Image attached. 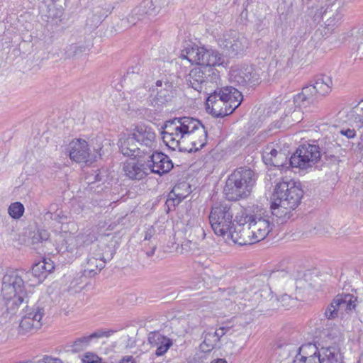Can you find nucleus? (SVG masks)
Returning <instances> with one entry per match:
<instances>
[{
  "label": "nucleus",
  "mask_w": 363,
  "mask_h": 363,
  "mask_svg": "<svg viewBox=\"0 0 363 363\" xmlns=\"http://www.w3.org/2000/svg\"><path fill=\"white\" fill-rule=\"evenodd\" d=\"M245 223L237 224L228 235L233 242L239 245H247L257 242L253 235V230L248 221L244 218Z\"/></svg>",
  "instance_id": "obj_16"
},
{
  "label": "nucleus",
  "mask_w": 363,
  "mask_h": 363,
  "mask_svg": "<svg viewBox=\"0 0 363 363\" xmlns=\"http://www.w3.org/2000/svg\"><path fill=\"white\" fill-rule=\"evenodd\" d=\"M218 72L215 68L211 67H196L193 68L186 77L189 86L201 92L203 86L208 83H213L218 79Z\"/></svg>",
  "instance_id": "obj_7"
},
{
  "label": "nucleus",
  "mask_w": 363,
  "mask_h": 363,
  "mask_svg": "<svg viewBox=\"0 0 363 363\" xmlns=\"http://www.w3.org/2000/svg\"><path fill=\"white\" fill-rule=\"evenodd\" d=\"M224 96L227 98L228 113L230 115L239 106L242 100V96L240 91L233 86L224 88Z\"/></svg>",
  "instance_id": "obj_30"
},
{
  "label": "nucleus",
  "mask_w": 363,
  "mask_h": 363,
  "mask_svg": "<svg viewBox=\"0 0 363 363\" xmlns=\"http://www.w3.org/2000/svg\"><path fill=\"white\" fill-rule=\"evenodd\" d=\"M43 360L45 363H62V362L60 359L52 358L48 356L45 357L43 358Z\"/></svg>",
  "instance_id": "obj_59"
},
{
  "label": "nucleus",
  "mask_w": 363,
  "mask_h": 363,
  "mask_svg": "<svg viewBox=\"0 0 363 363\" xmlns=\"http://www.w3.org/2000/svg\"><path fill=\"white\" fill-rule=\"evenodd\" d=\"M291 65V62L289 57H282L276 60L274 62V67L276 68L274 76L276 77H281L289 71Z\"/></svg>",
  "instance_id": "obj_38"
},
{
  "label": "nucleus",
  "mask_w": 363,
  "mask_h": 363,
  "mask_svg": "<svg viewBox=\"0 0 363 363\" xmlns=\"http://www.w3.org/2000/svg\"><path fill=\"white\" fill-rule=\"evenodd\" d=\"M31 273L38 279L39 282L45 279L48 275L46 272V259L35 264L32 268Z\"/></svg>",
  "instance_id": "obj_42"
},
{
  "label": "nucleus",
  "mask_w": 363,
  "mask_h": 363,
  "mask_svg": "<svg viewBox=\"0 0 363 363\" xmlns=\"http://www.w3.org/2000/svg\"><path fill=\"white\" fill-rule=\"evenodd\" d=\"M123 170L130 179L140 180L147 174L144 164L136 162L133 160L126 161L123 164Z\"/></svg>",
  "instance_id": "obj_26"
},
{
  "label": "nucleus",
  "mask_w": 363,
  "mask_h": 363,
  "mask_svg": "<svg viewBox=\"0 0 363 363\" xmlns=\"http://www.w3.org/2000/svg\"><path fill=\"white\" fill-rule=\"evenodd\" d=\"M147 332V330H145V328H140L139 330H135V329H132V335H134L135 333L136 334V335H138L140 333H145ZM128 338L129 340L132 339V338H136L135 337H134L133 335H128Z\"/></svg>",
  "instance_id": "obj_58"
},
{
  "label": "nucleus",
  "mask_w": 363,
  "mask_h": 363,
  "mask_svg": "<svg viewBox=\"0 0 363 363\" xmlns=\"http://www.w3.org/2000/svg\"><path fill=\"white\" fill-rule=\"evenodd\" d=\"M172 345V342H166L165 344L158 346L155 352L156 355L158 357L163 355L169 350Z\"/></svg>",
  "instance_id": "obj_53"
},
{
  "label": "nucleus",
  "mask_w": 363,
  "mask_h": 363,
  "mask_svg": "<svg viewBox=\"0 0 363 363\" xmlns=\"http://www.w3.org/2000/svg\"><path fill=\"white\" fill-rule=\"evenodd\" d=\"M303 361L305 363H321L319 354L316 356L312 357Z\"/></svg>",
  "instance_id": "obj_57"
},
{
  "label": "nucleus",
  "mask_w": 363,
  "mask_h": 363,
  "mask_svg": "<svg viewBox=\"0 0 363 363\" xmlns=\"http://www.w3.org/2000/svg\"><path fill=\"white\" fill-rule=\"evenodd\" d=\"M269 298H264L261 300L258 303L259 311L269 313L270 311H274L280 308L279 301L277 296L268 294Z\"/></svg>",
  "instance_id": "obj_34"
},
{
  "label": "nucleus",
  "mask_w": 363,
  "mask_h": 363,
  "mask_svg": "<svg viewBox=\"0 0 363 363\" xmlns=\"http://www.w3.org/2000/svg\"><path fill=\"white\" fill-rule=\"evenodd\" d=\"M134 94H135L136 97L142 98L143 96L145 95V90L143 88L140 87L135 90Z\"/></svg>",
  "instance_id": "obj_60"
},
{
  "label": "nucleus",
  "mask_w": 363,
  "mask_h": 363,
  "mask_svg": "<svg viewBox=\"0 0 363 363\" xmlns=\"http://www.w3.org/2000/svg\"><path fill=\"white\" fill-rule=\"evenodd\" d=\"M230 80L240 86L254 87L260 83V75L252 66H245L232 69Z\"/></svg>",
  "instance_id": "obj_10"
},
{
  "label": "nucleus",
  "mask_w": 363,
  "mask_h": 363,
  "mask_svg": "<svg viewBox=\"0 0 363 363\" xmlns=\"http://www.w3.org/2000/svg\"><path fill=\"white\" fill-rule=\"evenodd\" d=\"M211 363H227V361L224 359H217L212 361Z\"/></svg>",
  "instance_id": "obj_64"
},
{
  "label": "nucleus",
  "mask_w": 363,
  "mask_h": 363,
  "mask_svg": "<svg viewBox=\"0 0 363 363\" xmlns=\"http://www.w3.org/2000/svg\"><path fill=\"white\" fill-rule=\"evenodd\" d=\"M255 182V174L250 169L238 168L228 176L223 193L229 201L246 198L250 195Z\"/></svg>",
  "instance_id": "obj_3"
},
{
  "label": "nucleus",
  "mask_w": 363,
  "mask_h": 363,
  "mask_svg": "<svg viewBox=\"0 0 363 363\" xmlns=\"http://www.w3.org/2000/svg\"><path fill=\"white\" fill-rule=\"evenodd\" d=\"M155 249H156V245H153L152 247H151V249L150 250H147L146 252V255L147 257H151L154 255L155 253Z\"/></svg>",
  "instance_id": "obj_63"
},
{
  "label": "nucleus",
  "mask_w": 363,
  "mask_h": 363,
  "mask_svg": "<svg viewBox=\"0 0 363 363\" xmlns=\"http://www.w3.org/2000/svg\"><path fill=\"white\" fill-rule=\"evenodd\" d=\"M274 144H269L265 147L262 152V159L265 164L272 162V159L275 157L279 150H277Z\"/></svg>",
  "instance_id": "obj_44"
},
{
  "label": "nucleus",
  "mask_w": 363,
  "mask_h": 363,
  "mask_svg": "<svg viewBox=\"0 0 363 363\" xmlns=\"http://www.w3.org/2000/svg\"><path fill=\"white\" fill-rule=\"evenodd\" d=\"M278 300L279 301L280 308H289L293 301L291 296L287 294L281 296L278 298Z\"/></svg>",
  "instance_id": "obj_52"
},
{
  "label": "nucleus",
  "mask_w": 363,
  "mask_h": 363,
  "mask_svg": "<svg viewBox=\"0 0 363 363\" xmlns=\"http://www.w3.org/2000/svg\"><path fill=\"white\" fill-rule=\"evenodd\" d=\"M110 13V6L102 4L94 6L86 19V25L91 28L97 27Z\"/></svg>",
  "instance_id": "obj_27"
},
{
  "label": "nucleus",
  "mask_w": 363,
  "mask_h": 363,
  "mask_svg": "<svg viewBox=\"0 0 363 363\" xmlns=\"http://www.w3.org/2000/svg\"><path fill=\"white\" fill-rule=\"evenodd\" d=\"M315 94H313V88L311 86H304L301 93L294 96V99L291 101L294 106L301 109L313 104L315 101Z\"/></svg>",
  "instance_id": "obj_28"
},
{
  "label": "nucleus",
  "mask_w": 363,
  "mask_h": 363,
  "mask_svg": "<svg viewBox=\"0 0 363 363\" xmlns=\"http://www.w3.org/2000/svg\"><path fill=\"white\" fill-rule=\"evenodd\" d=\"M224 88L215 91L206 99V109L216 118L228 116L227 98L224 97Z\"/></svg>",
  "instance_id": "obj_15"
},
{
  "label": "nucleus",
  "mask_w": 363,
  "mask_h": 363,
  "mask_svg": "<svg viewBox=\"0 0 363 363\" xmlns=\"http://www.w3.org/2000/svg\"><path fill=\"white\" fill-rule=\"evenodd\" d=\"M303 193L300 183L294 180L286 179L277 184L271 204L272 214L281 223L286 221L300 204Z\"/></svg>",
  "instance_id": "obj_2"
},
{
  "label": "nucleus",
  "mask_w": 363,
  "mask_h": 363,
  "mask_svg": "<svg viewBox=\"0 0 363 363\" xmlns=\"http://www.w3.org/2000/svg\"><path fill=\"white\" fill-rule=\"evenodd\" d=\"M24 212V206L20 202H15L11 203L8 209V213L13 218H20Z\"/></svg>",
  "instance_id": "obj_43"
},
{
  "label": "nucleus",
  "mask_w": 363,
  "mask_h": 363,
  "mask_svg": "<svg viewBox=\"0 0 363 363\" xmlns=\"http://www.w3.org/2000/svg\"><path fill=\"white\" fill-rule=\"evenodd\" d=\"M25 313L19 325L21 331L30 333L41 328V320L45 314L44 308L39 306L33 308L27 307Z\"/></svg>",
  "instance_id": "obj_14"
},
{
  "label": "nucleus",
  "mask_w": 363,
  "mask_h": 363,
  "mask_svg": "<svg viewBox=\"0 0 363 363\" xmlns=\"http://www.w3.org/2000/svg\"><path fill=\"white\" fill-rule=\"evenodd\" d=\"M147 162V166L151 172L162 175L169 172L173 168L170 158L162 152L154 150Z\"/></svg>",
  "instance_id": "obj_20"
},
{
  "label": "nucleus",
  "mask_w": 363,
  "mask_h": 363,
  "mask_svg": "<svg viewBox=\"0 0 363 363\" xmlns=\"http://www.w3.org/2000/svg\"><path fill=\"white\" fill-rule=\"evenodd\" d=\"M54 269V266H53V264L52 262H51L50 259H49L48 261L46 260V272L47 273H50L52 271V269Z\"/></svg>",
  "instance_id": "obj_62"
},
{
  "label": "nucleus",
  "mask_w": 363,
  "mask_h": 363,
  "mask_svg": "<svg viewBox=\"0 0 363 363\" xmlns=\"http://www.w3.org/2000/svg\"><path fill=\"white\" fill-rule=\"evenodd\" d=\"M277 155L272 159V162H269L267 164L273 165L274 167H284L287 162V157L285 153L279 150Z\"/></svg>",
  "instance_id": "obj_46"
},
{
  "label": "nucleus",
  "mask_w": 363,
  "mask_h": 363,
  "mask_svg": "<svg viewBox=\"0 0 363 363\" xmlns=\"http://www.w3.org/2000/svg\"><path fill=\"white\" fill-rule=\"evenodd\" d=\"M162 128V140L173 150L196 152L203 148L207 143L206 127L194 118H174L166 121Z\"/></svg>",
  "instance_id": "obj_1"
},
{
  "label": "nucleus",
  "mask_w": 363,
  "mask_h": 363,
  "mask_svg": "<svg viewBox=\"0 0 363 363\" xmlns=\"http://www.w3.org/2000/svg\"><path fill=\"white\" fill-rule=\"evenodd\" d=\"M219 45L225 49L230 55L242 54L249 46V40L235 30L225 33L218 40Z\"/></svg>",
  "instance_id": "obj_9"
},
{
  "label": "nucleus",
  "mask_w": 363,
  "mask_h": 363,
  "mask_svg": "<svg viewBox=\"0 0 363 363\" xmlns=\"http://www.w3.org/2000/svg\"><path fill=\"white\" fill-rule=\"evenodd\" d=\"M161 331V329L150 331L148 333L147 340H172V339L166 337L164 330H162V333Z\"/></svg>",
  "instance_id": "obj_48"
},
{
  "label": "nucleus",
  "mask_w": 363,
  "mask_h": 363,
  "mask_svg": "<svg viewBox=\"0 0 363 363\" xmlns=\"http://www.w3.org/2000/svg\"><path fill=\"white\" fill-rule=\"evenodd\" d=\"M317 145L321 151V156H324L326 160H330L333 163L339 162L342 149L333 137H325Z\"/></svg>",
  "instance_id": "obj_22"
},
{
  "label": "nucleus",
  "mask_w": 363,
  "mask_h": 363,
  "mask_svg": "<svg viewBox=\"0 0 363 363\" xmlns=\"http://www.w3.org/2000/svg\"><path fill=\"white\" fill-rule=\"evenodd\" d=\"M214 348L212 342H202L199 345V350L203 353H208Z\"/></svg>",
  "instance_id": "obj_54"
},
{
  "label": "nucleus",
  "mask_w": 363,
  "mask_h": 363,
  "mask_svg": "<svg viewBox=\"0 0 363 363\" xmlns=\"http://www.w3.org/2000/svg\"><path fill=\"white\" fill-rule=\"evenodd\" d=\"M133 133H123L120 135L118 147L123 155L131 157H141L143 154L140 151Z\"/></svg>",
  "instance_id": "obj_23"
},
{
  "label": "nucleus",
  "mask_w": 363,
  "mask_h": 363,
  "mask_svg": "<svg viewBox=\"0 0 363 363\" xmlns=\"http://www.w3.org/2000/svg\"><path fill=\"white\" fill-rule=\"evenodd\" d=\"M119 363H135L132 356H126L123 357Z\"/></svg>",
  "instance_id": "obj_61"
},
{
  "label": "nucleus",
  "mask_w": 363,
  "mask_h": 363,
  "mask_svg": "<svg viewBox=\"0 0 363 363\" xmlns=\"http://www.w3.org/2000/svg\"><path fill=\"white\" fill-rule=\"evenodd\" d=\"M343 9L340 6V2H334L329 6L328 17L325 22V27L323 29H318L315 34L322 37L328 36L337 26L342 19Z\"/></svg>",
  "instance_id": "obj_18"
},
{
  "label": "nucleus",
  "mask_w": 363,
  "mask_h": 363,
  "mask_svg": "<svg viewBox=\"0 0 363 363\" xmlns=\"http://www.w3.org/2000/svg\"><path fill=\"white\" fill-rule=\"evenodd\" d=\"M245 219L250 223L257 242L264 240L272 229L269 217L262 210L246 214Z\"/></svg>",
  "instance_id": "obj_11"
},
{
  "label": "nucleus",
  "mask_w": 363,
  "mask_h": 363,
  "mask_svg": "<svg viewBox=\"0 0 363 363\" xmlns=\"http://www.w3.org/2000/svg\"><path fill=\"white\" fill-rule=\"evenodd\" d=\"M191 192V186L186 182L176 184L168 195L166 204L169 208L179 205Z\"/></svg>",
  "instance_id": "obj_25"
},
{
  "label": "nucleus",
  "mask_w": 363,
  "mask_h": 363,
  "mask_svg": "<svg viewBox=\"0 0 363 363\" xmlns=\"http://www.w3.org/2000/svg\"><path fill=\"white\" fill-rule=\"evenodd\" d=\"M328 9L329 6L324 9L323 4L318 2L311 5L308 9V15L311 17L315 22H318L323 16L328 14Z\"/></svg>",
  "instance_id": "obj_36"
},
{
  "label": "nucleus",
  "mask_w": 363,
  "mask_h": 363,
  "mask_svg": "<svg viewBox=\"0 0 363 363\" xmlns=\"http://www.w3.org/2000/svg\"><path fill=\"white\" fill-rule=\"evenodd\" d=\"M87 50L88 48L84 45L71 44L66 48L65 55L67 57L72 58L79 57Z\"/></svg>",
  "instance_id": "obj_40"
},
{
  "label": "nucleus",
  "mask_w": 363,
  "mask_h": 363,
  "mask_svg": "<svg viewBox=\"0 0 363 363\" xmlns=\"http://www.w3.org/2000/svg\"><path fill=\"white\" fill-rule=\"evenodd\" d=\"M132 133L143 154H150L156 149V135L152 128L144 124L138 125L133 129Z\"/></svg>",
  "instance_id": "obj_12"
},
{
  "label": "nucleus",
  "mask_w": 363,
  "mask_h": 363,
  "mask_svg": "<svg viewBox=\"0 0 363 363\" xmlns=\"http://www.w3.org/2000/svg\"><path fill=\"white\" fill-rule=\"evenodd\" d=\"M49 237L50 235L48 230H39L31 237L30 245H32L33 248L37 249L38 248L39 244H42L43 242L48 241Z\"/></svg>",
  "instance_id": "obj_41"
},
{
  "label": "nucleus",
  "mask_w": 363,
  "mask_h": 363,
  "mask_svg": "<svg viewBox=\"0 0 363 363\" xmlns=\"http://www.w3.org/2000/svg\"><path fill=\"white\" fill-rule=\"evenodd\" d=\"M318 346L312 342H307L303 344L299 348V354L301 359L305 360L318 354Z\"/></svg>",
  "instance_id": "obj_37"
},
{
  "label": "nucleus",
  "mask_w": 363,
  "mask_h": 363,
  "mask_svg": "<svg viewBox=\"0 0 363 363\" xmlns=\"http://www.w3.org/2000/svg\"><path fill=\"white\" fill-rule=\"evenodd\" d=\"M284 106V116L274 124V126L278 129L287 128L301 122L303 118V113L301 109L294 106L291 101H286Z\"/></svg>",
  "instance_id": "obj_19"
},
{
  "label": "nucleus",
  "mask_w": 363,
  "mask_h": 363,
  "mask_svg": "<svg viewBox=\"0 0 363 363\" xmlns=\"http://www.w3.org/2000/svg\"><path fill=\"white\" fill-rule=\"evenodd\" d=\"M335 305V303H333V300L330 304L325 309V316L328 319H334L338 316V312L340 310Z\"/></svg>",
  "instance_id": "obj_49"
},
{
  "label": "nucleus",
  "mask_w": 363,
  "mask_h": 363,
  "mask_svg": "<svg viewBox=\"0 0 363 363\" xmlns=\"http://www.w3.org/2000/svg\"><path fill=\"white\" fill-rule=\"evenodd\" d=\"M333 86V79L330 76L322 74L318 76L313 85H308L313 88V94L315 92L322 96H325L330 93Z\"/></svg>",
  "instance_id": "obj_32"
},
{
  "label": "nucleus",
  "mask_w": 363,
  "mask_h": 363,
  "mask_svg": "<svg viewBox=\"0 0 363 363\" xmlns=\"http://www.w3.org/2000/svg\"><path fill=\"white\" fill-rule=\"evenodd\" d=\"M233 213L230 206L224 203H216L209 214V222L217 235L227 236L234 228Z\"/></svg>",
  "instance_id": "obj_5"
},
{
  "label": "nucleus",
  "mask_w": 363,
  "mask_h": 363,
  "mask_svg": "<svg viewBox=\"0 0 363 363\" xmlns=\"http://www.w3.org/2000/svg\"><path fill=\"white\" fill-rule=\"evenodd\" d=\"M325 337L329 340L340 339L342 337L341 328L337 325H334L326 329L324 332Z\"/></svg>",
  "instance_id": "obj_45"
},
{
  "label": "nucleus",
  "mask_w": 363,
  "mask_h": 363,
  "mask_svg": "<svg viewBox=\"0 0 363 363\" xmlns=\"http://www.w3.org/2000/svg\"><path fill=\"white\" fill-rule=\"evenodd\" d=\"M154 11L149 1H143L135 7L126 18V21L131 26L136 25L138 21H143L154 17Z\"/></svg>",
  "instance_id": "obj_24"
},
{
  "label": "nucleus",
  "mask_w": 363,
  "mask_h": 363,
  "mask_svg": "<svg viewBox=\"0 0 363 363\" xmlns=\"http://www.w3.org/2000/svg\"><path fill=\"white\" fill-rule=\"evenodd\" d=\"M199 323V318L194 314H188L174 318L170 322V327L179 337H184L186 333Z\"/></svg>",
  "instance_id": "obj_21"
},
{
  "label": "nucleus",
  "mask_w": 363,
  "mask_h": 363,
  "mask_svg": "<svg viewBox=\"0 0 363 363\" xmlns=\"http://www.w3.org/2000/svg\"><path fill=\"white\" fill-rule=\"evenodd\" d=\"M155 91L156 94L150 100V105L160 108L172 100L174 96V89L172 82L167 79H160L155 82V86L152 89V92Z\"/></svg>",
  "instance_id": "obj_13"
},
{
  "label": "nucleus",
  "mask_w": 363,
  "mask_h": 363,
  "mask_svg": "<svg viewBox=\"0 0 363 363\" xmlns=\"http://www.w3.org/2000/svg\"><path fill=\"white\" fill-rule=\"evenodd\" d=\"M201 62L199 67H211L222 65L224 63V57L216 50H206L203 48L202 51Z\"/></svg>",
  "instance_id": "obj_31"
},
{
  "label": "nucleus",
  "mask_w": 363,
  "mask_h": 363,
  "mask_svg": "<svg viewBox=\"0 0 363 363\" xmlns=\"http://www.w3.org/2000/svg\"><path fill=\"white\" fill-rule=\"evenodd\" d=\"M340 133L341 135L346 136L347 138H353L356 135V132L354 129H342Z\"/></svg>",
  "instance_id": "obj_55"
},
{
  "label": "nucleus",
  "mask_w": 363,
  "mask_h": 363,
  "mask_svg": "<svg viewBox=\"0 0 363 363\" xmlns=\"http://www.w3.org/2000/svg\"><path fill=\"white\" fill-rule=\"evenodd\" d=\"M230 330V326L225 325L220 327V328L217 329L213 334L208 333L209 337H211L213 335V337L216 336L218 338V340H220V337H222L225 333L229 332Z\"/></svg>",
  "instance_id": "obj_51"
},
{
  "label": "nucleus",
  "mask_w": 363,
  "mask_h": 363,
  "mask_svg": "<svg viewBox=\"0 0 363 363\" xmlns=\"http://www.w3.org/2000/svg\"><path fill=\"white\" fill-rule=\"evenodd\" d=\"M116 332V330H112V329H108V330L99 329L88 335H84L80 338H78L77 340H91L92 339H98V338H109Z\"/></svg>",
  "instance_id": "obj_39"
},
{
  "label": "nucleus",
  "mask_w": 363,
  "mask_h": 363,
  "mask_svg": "<svg viewBox=\"0 0 363 363\" xmlns=\"http://www.w3.org/2000/svg\"><path fill=\"white\" fill-rule=\"evenodd\" d=\"M82 360L83 363H102L99 357L91 352L86 353Z\"/></svg>",
  "instance_id": "obj_50"
},
{
  "label": "nucleus",
  "mask_w": 363,
  "mask_h": 363,
  "mask_svg": "<svg viewBox=\"0 0 363 363\" xmlns=\"http://www.w3.org/2000/svg\"><path fill=\"white\" fill-rule=\"evenodd\" d=\"M149 2L151 3V8L154 11L155 16L162 9L166 8L169 3V0H151Z\"/></svg>",
  "instance_id": "obj_47"
},
{
  "label": "nucleus",
  "mask_w": 363,
  "mask_h": 363,
  "mask_svg": "<svg viewBox=\"0 0 363 363\" xmlns=\"http://www.w3.org/2000/svg\"><path fill=\"white\" fill-rule=\"evenodd\" d=\"M319 352L321 363H342L339 350L333 346H323Z\"/></svg>",
  "instance_id": "obj_33"
},
{
  "label": "nucleus",
  "mask_w": 363,
  "mask_h": 363,
  "mask_svg": "<svg viewBox=\"0 0 363 363\" xmlns=\"http://www.w3.org/2000/svg\"><path fill=\"white\" fill-rule=\"evenodd\" d=\"M69 155L72 160L77 163H92L96 156L91 155L89 152V145L84 140H77L69 143Z\"/></svg>",
  "instance_id": "obj_17"
},
{
  "label": "nucleus",
  "mask_w": 363,
  "mask_h": 363,
  "mask_svg": "<svg viewBox=\"0 0 363 363\" xmlns=\"http://www.w3.org/2000/svg\"><path fill=\"white\" fill-rule=\"evenodd\" d=\"M23 272L9 270L2 278L1 294L8 308L16 307L22 303L27 298L24 291Z\"/></svg>",
  "instance_id": "obj_4"
},
{
  "label": "nucleus",
  "mask_w": 363,
  "mask_h": 363,
  "mask_svg": "<svg viewBox=\"0 0 363 363\" xmlns=\"http://www.w3.org/2000/svg\"><path fill=\"white\" fill-rule=\"evenodd\" d=\"M106 246L93 245L91 247L86 262L83 264V275L92 277L105 267L106 259L104 254Z\"/></svg>",
  "instance_id": "obj_8"
},
{
  "label": "nucleus",
  "mask_w": 363,
  "mask_h": 363,
  "mask_svg": "<svg viewBox=\"0 0 363 363\" xmlns=\"http://www.w3.org/2000/svg\"><path fill=\"white\" fill-rule=\"evenodd\" d=\"M155 233V229L152 227L148 228L145 231L144 241H149V240H150L151 238L154 236Z\"/></svg>",
  "instance_id": "obj_56"
},
{
  "label": "nucleus",
  "mask_w": 363,
  "mask_h": 363,
  "mask_svg": "<svg viewBox=\"0 0 363 363\" xmlns=\"http://www.w3.org/2000/svg\"><path fill=\"white\" fill-rule=\"evenodd\" d=\"M321 157L319 146L315 144L300 145L289 159L292 167L306 169L315 164Z\"/></svg>",
  "instance_id": "obj_6"
},
{
  "label": "nucleus",
  "mask_w": 363,
  "mask_h": 363,
  "mask_svg": "<svg viewBox=\"0 0 363 363\" xmlns=\"http://www.w3.org/2000/svg\"><path fill=\"white\" fill-rule=\"evenodd\" d=\"M203 48L191 47L185 50L186 54H181V57L188 60L191 63L197 64L199 66L201 62V56L203 55Z\"/></svg>",
  "instance_id": "obj_35"
},
{
  "label": "nucleus",
  "mask_w": 363,
  "mask_h": 363,
  "mask_svg": "<svg viewBox=\"0 0 363 363\" xmlns=\"http://www.w3.org/2000/svg\"><path fill=\"white\" fill-rule=\"evenodd\" d=\"M357 303V298L350 294H337L333 298V303L340 311L350 312L355 310Z\"/></svg>",
  "instance_id": "obj_29"
}]
</instances>
